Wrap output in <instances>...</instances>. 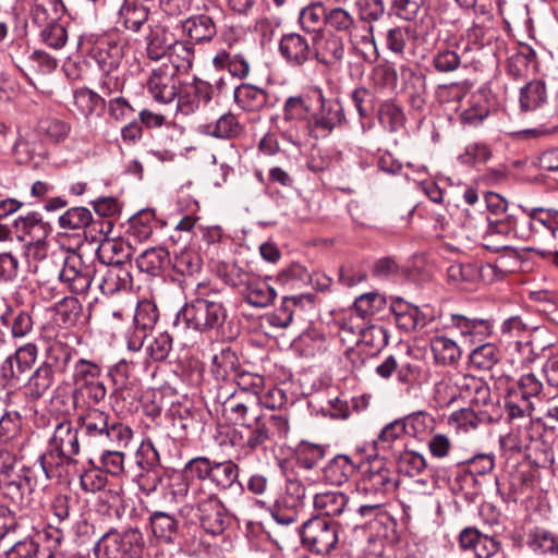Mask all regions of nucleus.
Listing matches in <instances>:
<instances>
[{"mask_svg": "<svg viewBox=\"0 0 558 558\" xmlns=\"http://www.w3.org/2000/svg\"><path fill=\"white\" fill-rule=\"evenodd\" d=\"M464 226L470 230L473 238L481 239L483 246L493 252L508 250L509 246L495 241V238H517L527 240L534 232L531 220H524L523 216L513 213H506L500 216L481 217L480 223L475 217L468 216Z\"/></svg>", "mask_w": 558, "mask_h": 558, "instance_id": "nucleus-1", "label": "nucleus"}, {"mask_svg": "<svg viewBox=\"0 0 558 558\" xmlns=\"http://www.w3.org/2000/svg\"><path fill=\"white\" fill-rule=\"evenodd\" d=\"M96 405L82 402L78 408H74L85 435L101 445L126 448L133 438L132 429Z\"/></svg>", "mask_w": 558, "mask_h": 558, "instance_id": "nucleus-2", "label": "nucleus"}, {"mask_svg": "<svg viewBox=\"0 0 558 558\" xmlns=\"http://www.w3.org/2000/svg\"><path fill=\"white\" fill-rule=\"evenodd\" d=\"M175 495H190L197 510L203 529L211 534H221L229 525L227 509L216 493L202 482L180 483Z\"/></svg>", "mask_w": 558, "mask_h": 558, "instance_id": "nucleus-3", "label": "nucleus"}, {"mask_svg": "<svg viewBox=\"0 0 558 558\" xmlns=\"http://www.w3.org/2000/svg\"><path fill=\"white\" fill-rule=\"evenodd\" d=\"M228 317L227 308L216 294L197 296L177 314L175 326L206 332L221 328Z\"/></svg>", "mask_w": 558, "mask_h": 558, "instance_id": "nucleus-4", "label": "nucleus"}, {"mask_svg": "<svg viewBox=\"0 0 558 558\" xmlns=\"http://www.w3.org/2000/svg\"><path fill=\"white\" fill-rule=\"evenodd\" d=\"M73 384L72 401L74 408L80 403L100 404L107 397V388L102 380V367L95 361L78 357L71 368Z\"/></svg>", "mask_w": 558, "mask_h": 558, "instance_id": "nucleus-5", "label": "nucleus"}, {"mask_svg": "<svg viewBox=\"0 0 558 558\" xmlns=\"http://www.w3.org/2000/svg\"><path fill=\"white\" fill-rule=\"evenodd\" d=\"M239 477V466L232 460L216 461L208 457L191 459L183 469L181 483L202 482L208 487L207 481L217 489H229Z\"/></svg>", "mask_w": 558, "mask_h": 558, "instance_id": "nucleus-6", "label": "nucleus"}, {"mask_svg": "<svg viewBox=\"0 0 558 558\" xmlns=\"http://www.w3.org/2000/svg\"><path fill=\"white\" fill-rule=\"evenodd\" d=\"M38 470L23 466L16 470V457L8 450H0V488L16 502L29 501V496L38 485Z\"/></svg>", "mask_w": 558, "mask_h": 558, "instance_id": "nucleus-7", "label": "nucleus"}, {"mask_svg": "<svg viewBox=\"0 0 558 558\" xmlns=\"http://www.w3.org/2000/svg\"><path fill=\"white\" fill-rule=\"evenodd\" d=\"M80 453L78 429L70 421H62L54 427L49 439V449L39 457V470L47 478L53 476L52 463L74 462Z\"/></svg>", "mask_w": 558, "mask_h": 558, "instance_id": "nucleus-8", "label": "nucleus"}, {"mask_svg": "<svg viewBox=\"0 0 558 558\" xmlns=\"http://www.w3.org/2000/svg\"><path fill=\"white\" fill-rule=\"evenodd\" d=\"M350 527L347 517L332 522L326 518H313L302 523L300 534L303 545L319 555L329 554L339 541V531L344 532Z\"/></svg>", "mask_w": 558, "mask_h": 558, "instance_id": "nucleus-9", "label": "nucleus"}, {"mask_svg": "<svg viewBox=\"0 0 558 558\" xmlns=\"http://www.w3.org/2000/svg\"><path fill=\"white\" fill-rule=\"evenodd\" d=\"M289 432L288 420L281 414L257 416L254 425L250 426V435L245 445L250 450L267 449L282 442Z\"/></svg>", "mask_w": 558, "mask_h": 558, "instance_id": "nucleus-10", "label": "nucleus"}, {"mask_svg": "<svg viewBox=\"0 0 558 558\" xmlns=\"http://www.w3.org/2000/svg\"><path fill=\"white\" fill-rule=\"evenodd\" d=\"M59 226L62 229L83 230L86 240L97 241L112 229V222L104 219H95L86 207H72L59 217Z\"/></svg>", "mask_w": 558, "mask_h": 558, "instance_id": "nucleus-11", "label": "nucleus"}, {"mask_svg": "<svg viewBox=\"0 0 558 558\" xmlns=\"http://www.w3.org/2000/svg\"><path fill=\"white\" fill-rule=\"evenodd\" d=\"M38 350L34 343H26L7 356L0 364V388L5 389L21 380L37 360Z\"/></svg>", "mask_w": 558, "mask_h": 558, "instance_id": "nucleus-12", "label": "nucleus"}, {"mask_svg": "<svg viewBox=\"0 0 558 558\" xmlns=\"http://www.w3.org/2000/svg\"><path fill=\"white\" fill-rule=\"evenodd\" d=\"M95 268L86 265L82 256L75 252H69L63 260L59 274L60 281L74 294H83L92 286Z\"/></svg>", "mask_w": 558, "mask_h": 558, "instance_id": "nucleus-13", "label": "nucleus"}, {"mask_svg": "<svg viewBox=\"0 0 558 558\" xmlns=\"http://www.w3.org/2000/svg\"><path fill=\"white\" fill-rule=\"evenodd\" d=\"M314 93L319 108L310 116L308 128L312 131L330 132L341 125L345 119L341 102L337 98L325 97L319 87H316Z\"/></svg>", "mask_w": 558, "mask_h": 558, "instance_id": "nucleus-14", "label": "nucleus"}, {"mask_svg": "<svg viewBox=\"0 0 558 558\" xmlns=\"http://www.w3.org/2000/svg\"><path fill=\"white\" fill-rule=\"evenodd\" d=\"M159 319L157 305L150 300H141L137 302L133 323L134 328L128 335V349L137 352L142 349L147 333L151 331Z\"/></svg>", "mask_w": 558, "mask_h": 558, "instance_id": "nucleus-15", "label": "nucleus"}, {"mask_svg": "<svg viewBox=\"0 0 558 558\" xmlns=\"http://www.w3.org/2000/svg\"><path fill=\"white\" fill-rule=\"evenodd\" d=\"M396 488L393 473L381 459L373 460L363 472L359 490L385 499V495Z\"/></svg>", "mask_w": 558, "mask_h": 558, "instance_id": "nucleus-16", "label": "nucleus"}, {"mask_svg": "<svg viewBox=\"0 0 558 558\" xmlns=\"http://www.w3.org/2000/svg\"><path fill=\"white\" fill-rule=\"evenodd\" d=\"M313 58L320 64L333 66L344 57V43L332 32L316 33L312 37Z\"/></svg>", "mask_w": 558, "mask_h": 558, "instance_id": "nucleus-17", "label": "nucleus"}, {"mask_svg": "<svg viewBox=\"0 0 558 558\" xmlns=\"http://www.w3.org/2000/svg\"><path fill=\"white\" fill-rule=\"evenodd\" d=\"M178 78L175 71L159 66L155 69L147 81V88L156 101L169 104L178 95Z\"/></svg>", "mask_w": 558, "mask_h": 558, "instance_id": "nucleus-18", "label": "nucleus"}, {"mask_svg": "<svg viewBox=\"0 0 558 558\" xmlns=\"http://www.w3.org/2000/svg\"><path fill=\"white\" fill-rule=\"evenodd\" d=\"M279 52L292 66H302L313 58L312 44L299 33H289L279 41Z\"/></svg>", "mask_w": 558, "mask_h": 558, "instance_id": "nucleus-19", "label": "nucleus"}, {"mask_svg": "<svg viewBox=\"0 0 558 558\" xmlns=\"http://www.w3.org/2000/svg\"><path fill=\"white\" fill-rule=\"evenodd\" d=\"M116 23L125 29L138 33L144 24L148 21L149 9L140 3L137 0H119V4H114Z\"/></svg>", "mask_w": 558, "mask_h": 558, "instance_id": "nucleus-20", "label": "nucleus"}, {"mask_svg": "<svg viewBox=\"0 0 558 558\" xmlns=\"http://www.w3.org/2000/svg\"><path fill=\"white\" fill-rule=\"evenodd\" d=\"M132 246L116 239H104L96 251L97 259L106 266H125L132 256Z\"/></svg>", "mask_w": 558, "mask_h": 558, "instance_id": "nucleus-21", "label": "nucleus"}, {"mask_svg": "<svg viewBox=\"0 0 558 558\" xmlns=\"http://www.w3.org/2000/svg\"><path fill=\"white\" fill-rule=\"evenodd\" d=\"M132 286L133 278L128 266H108L99 282V289L105 295L129 291Z\"/></svg>", "mask_w": 558, "mask_h": 558, "instance_id": "nucleus-22", "label": "nucleus"}, {"mask_svg": "<svg viewBox=\"0 0 558 558\" xmlns=\"http://www.w3.org/2000/svg\"><path fill=\"white\" fill-rule=\"evenodd\" d=\"M183 33L196 44L210 41L217 34L213 17L202 13L192 15L182 24Z\"/></svg>", "mask_w": 558, "mask_h": 558, "instance_id": "nucleus-23", "label": "nucleus"}, {"mask_svg": "<svg viewBox=\"0 0 558 558\" xmlns=\"http://www.w3.org/2000/svg\"><path fill=\"white\" fill-rule=\"evenodd\" d=\"M90 54L105 72H110L119 65L122 48L114 40L102 37L96 40Z\"/></svg>", "mask_w": 558, "mask_h": 558, "instance_id": "nucleus-24", "label": "nucleus"}, {"mask_svg": "<svg viewBox=\"0 0 558 558\" xmlns=\"http://www.w3.org/2000/svg\"><path fill=\"white\" fill-rule=\"evenodd\" d=\"M171 263L170 253L161 246L147 248L136 258L138 269L151 276L160 275Z\"/></svg>", "mask_w": 558, "mask_h": 558, "instance_id": "nucleus-25", "label": "nucleus"}, {"mask_svg": "<svg viewBox=\"0 0 558 558\" xmlns=\"http://www.w3.org/2000/svg\"><path fill=\"white\" fill-rule=\"evenodd\" d=\"M243 299L255 307H266L276 298V291L265 280L253 275L245 288L241 290Z\"/></svg>", "mask_w": 558, "mask_h": 558, "instance_id": "nucleus-26", "label": "nucleus"}, {"mask_svg": "<svg viewBox=\"0 0 558 558\" xmlns=\"http://www.w3.org/2000/svg\"><path fill=\"white\" fill-rule=\"evenodd\" d=\"M355 469V464L348 456L338 454L323 468L322 472L328 484L340 486L349 481Z\"/></svg>", "mask_w": 558, "mask_h": 558, "instance_id": "nucleus-27", "label": "nucleus"}, {"mask_svg": "<svg viewBox=\"0 0 558 558\" xmlns=\"http://www.w3.org/2000/svg\"><path fill=\"white\" fill-rule=\"evenodd\" d=\"M349 498L338 490H330L314 496V507L324 517H341L347 512Z\"/></svg>", "mask_w": 558, "mask_h": 558, "instance_id": "nucleus-28", "label": "nucleus"}, {"mask_svg": "<svg viewBox=\"0 0 558 558\" xmlns=\"http://www.w3.org/2000/svg\"><path fill=\"white\" fill-rule=\"evenodd\" d=\"M328 8L322 2H315L303 8L299 13V24L301 28L308 34L316 35V33L327 31Z\"/></svg>", "mask_w": 558, "mask_h": 558, "instance_id": "nucleus-29", "label": "nucleus"}, {"mask_svg": "<svg viewBox=\"0 0 558 558\" xmlns=\"http://www.w3.org/2000/svg\"><path fill=\"white\" fill-rule=\"evenodd\" d=\"M525 333L526 326L519 316L509 317L501 324L500 340L509 347L514 345L518 352L532 351L531 341L521 339Z\"/></svg>", "mask_w": 558, "mask_h": 558, "instance_id": "nucleus-30", "label": "nucleus"}, {"mask_svg": "<svg viewBox=\"0 0 558 558\" xmlns=\"http://www.w3.org/2000/svg\"><path fill=\"white\" fill-rule=\"evenodd\" d=\"M526 546L536 555L558 556V537L544 527L535 526L529 530Z\"/></svg>", "mask_w": 558, "mask_h": 558, "instance_id": "nucleus-31", "label": "nucleus"}, {"mask_svg": "<svg viewBox=\"0 0 558 558\" xmlns=\"http://www.w3.org/2000/svg\"><path fill=\"white\" fill-rule=\"evenodd\" d=\"M489 113V105L484 93L477 92L471 95L468 107L464 108L459 118L464 126L480 125Z\"/></svg>", "mask_w": 558, "mask_h": 558, "instance_id": "nucleus-32", "label": "nucleus"}, {"mask_svg": "<svg viewBox=\"0 0 558 558\" xmlns=\"http://www.w3.org/2000/svg\"><path fill=\"white\" fill-rule=\"evenodd\" d=\"M151 532L159 541L171 544L179 531L178 520L170 513L155 511L149 517Z\"/></svg>", "mask_w": 558, "mask_h": 558, "instance_id": "nucleus-33", "label": "nucleus"}, {"mask_svg": "<svg viewBox=\"0 0 558 558\" xmlns=\"http://www.w3.org/2000/svg\"><path fill=\"white\" fill-rule=\"evenodd\" d=\"M31 15L38 26L54 23L65 11L62 0H33Z\"/></svg>", "mask_w": 558, "mask_h": 558, "instance_id": "nucleus-34", "label": "nucleus"}, {"mask_svg": "<svg viewBox=\"0 0 558 558\" xmlns=\"http://www.w3.org/2000/svg\"><path fill=\"white\" fill-rule=\"evenodd\" d=\"M548 98L546 84L543 80H533L520 89V108L532 111L541 108Z\"/></svg>", "mask_w": 558, "mask_h": 558, "instance_id": "nucleus-35", "label": "nucleus"}, {"mask_svg": "<svg viewBox=\"0 0 558 558\" xmlns=\"http://www.w3.org/2000/svg\"><path fill=\"white\" fill-rule=\"evenodd\" d=\"M391 310L396 316V324L404 331H414L426 326V317L416 306L397 303Z\"/></svg>", "mask_w": 558, "mask_h": 558, "instance_id": "nucleus-36", "label": "nucleus"}, {"mask_svg": "<svg viewBox=\"0 0 558 558\" xmlns=\"http://www.w3.org/2000/svg\"><path fill=\"white\" fill-rule=\"evenodd\" d=\"M175 73L189 72L194 62V48L191 43L174 39L167 54Z\"/></svg>", "mask_w": 558, "mask_h": 558, "instance_id": "nucleus-37", "label": "nucleus"}, {"mask_svg": "<svg viewBox=\"0 0 558 558\" xmlns=\"http://www.w3.org/2000/svg\"><path fill=\"white\" fill-rule=\"evenodd\" d=\"M213 63L217 69L228 70L232 76L240 80L245 78L250 73V62L241 53L222 50L214 57Z\"/></svg>", "mask_w": 558, "mask_h": 558, "instance_id": "nucleus-38", "label": "nucleus"}, {"mask_svg": "<svg viewBox=\"0 0 558 558\" xmlns=\"http://www.w3.org/2000/svg\"><path fill=\"white\" fill-rule=\"evenodd\" d=\"M52 310L57 325L70 328L77 323L82 314V304L74 296H64L53 305Z\"/></svg>", "mask_w": 558, "mask_h": 558, "instance_id": "nucleus-39", "label": "nucleus"}, {"mask_svg": "<svg viewBox=\"0 0 558 558\" xmlns=\"http://www.w3.org/2000/svg\"><path fill=\"white\" fill-rule=\"evenodd\" d=\"M14 226L16 231L28 235L31 241L41 242L49 234L48 223L44 222L41 216L35 211L19 217L14 221Z\"/></svg>", "mask_w": 558, "mask_h": 558, "instance_id": "nucleus-40", "label": "nucleus"}, {"mask_svg": "<svg viewBox=\"0 0 558 558\" xmlns=\"http://www.w3.org/2000/svg\"><path fill=\"white\" fill-rule=\"evenodd\" d=\"M174 38L163 27L151 29L146 37V53L150 60L159 61L167 57Z\"/></svg>", "mask_w": 558, "mask_h": 558, "instance_id": "nucleus-41", "label": "nucleus"}, {"mask_svg": "<svg viewBox=\"0 0 558 558\" xmlns=\"http://www.w3.org/2000/svg\"><path fill=\"white\" fill-rule=\"evenodd\" d=\"M54 375L48 363H43L29 377L26 389L33 399H40L51 388Z\"/></svg>", "mask_w": 558, "mask_h": 558, "instance_id": "nucleus-42", "label": "nucleus"}, {"mask_svg": "<svg viewBox=\"0 0 558 558\" xmlns=\"http://www.w3.org/2000/svg\"><path fill=\"white\" fill-rule=\"evenodd\" d=\"M271 517L275 523L289 525V533H300L302 524L300 523V508L288 505L284 500H277L270 509Z\"/></svg>", "mask_w": 558, "mask_h": 558, "instance_id": "nucleus-43", "label": "nucleus"}, {"mask_svg": "<svg viewBox=\"0 0 558 558\" xmlns=\"http://www.w3.org/2000/svg\"><path fill=\"white\" fill-rule=\"evenodd\" d=\"M430 349L436 362L442 365L457 363L462 354L458 344L447 337L433 338Z\"/></svg>", "mask_w": 558, "mask_h": 558, "instance_id": "nucleus-44", "label": "nucleus"}, {"mask_svg": "<svg viewBox=\"0 0 558 558\" xmlns=\"http://www.w3.org/2000/svg\"><path fill=\"white\" fill-rule=\"evenodd\" d=\"M408 436L402 418L388 423L378 434L375 446L379 450H390L396 445L402 444Z\"/></svg>", "mask_w": 558, "mask_h": 558, "instance_id": "nucleus-45", "label": "nucleus"}, {"mask_svg": "<svg viewBox=\"0 0 558 558\" xmlns=\"http://www.w3.org/2000/svg\"><path fill=\"white\" fill-rule=\"evenodd\" d=\"M236 104L247 111H257L267 102L266 93L252 85H241L234 90Z\"/></svg>", "mask_w": 558, "mask_h": 558, "instance_id": "nucleus-46", "label": "nucleus"}, {"mask_svg": "<svg viewBox=\"0 0 558 558\" xmlns=\"http://www.w3.org/2000/svg\"><path fill=\"white\" fill-rule=\"evenodd\" d=\"M327 32H332L335 34H344L349 35L352 33V29H355V17L351 12L341 7H335L328 9L327 12Z\"/></svg>", "mask_w": 558, "mask_h": 558, "instance_id": "nucleus-47", "label": "nucleus"}, {"mask_svg": "<svg viewBox=\"0 0 558 558\" xmlns=\"http://www.w3.org/2000/svg\"><path fill=\"white\" fill-rule=\"evenodd\" d=\"M250 402L244 400L240 393H232L222 403L223 416L240 425H246Z\"/></svg>", "mask_w": 558, "mask_h": 558, "instance_id": "nucleus-48", "label": "nucleus"}, {"mask_svg": "<svg viewBox=\"0 0 558 558\" xmlns=\"http://www.w3.org/2000/svg\"><path fill=\"white\" fill-rule=\"evenodd\" d=\"M234 383L239 387L241 396L247 393L252 398V403L260 400L259 393L264 390L265 379L262 375L240 372L234 374Z\"/></svg>", "mask_w": 558, "mask_h": 558, "instance_id": "nucleus-49", "label": "nucleus"}, {"mask_svg": "<svg viewBox=\"0 0 558 558\" xmlns=\"http://www.w3.org/2000/svg\"><path fill=\"white\" fill-rule=\"evenodd\" d=\"M407 434L410 437L422 438L434 427V418L430 414L420 411L402 417Z\"/></svg>", "mask_w": 558, "mask_h": 558, "instance_id": "nucleus-50", "label": "nucleus"}, {"mask_svg": "<svg viewBox=\"0 0 558 558\" xmlns=\"http://www.w3.org/2000/svg\"><path fill=\"white\" fill-rule=\"evenodd\" d=\"M38 536L45 544L44 550L48 553L46 558H65L61 549L64 541V533L61 527L48 524Z\"/></svg>", "mask_w": 558, "mask_h": 558, "instance_id": "nucleus-51", "label": "nucleus"}, {"mask_svg": "<svg viewBox=\"0 0 558 558\" xmlns=\"http://www.w3.org/2000/svg\"><path fill=\"white\" fill-rule=\"evenodd\" d=\"M38 146L39 144L36 141V135L32 132H26L24 134H19L12 145L11 151L19 162L26 163L34 158Z\"/></svg>", "mask_w": 558, "mask_h": 558, "instance_id": "nucleus-52", "label": "nucleus"}, {"mask_svg": "<svg viewBox=\"0 0 558 558\" xmlns=\"http://www.w3.org/2000/svg\"><path fill=\"white\" fill-rule=\"evenodd\" d=\"M386 307V298L378 292H368L355 299L354 308L359 316L367 317L381 312Z\"/></svg>", "mask_w": 558, "mask_h": 558, "instance_id": "nucleus-53", "label": "nucleus"}, {"mask_svg": "<svg viewBox=\"0 0 558 558\" xmlns=\"http://www.w3.org/2000/svg\"><path fill=\"white\" fill-rule=\"evenodd\" d=\"M94 550L97 555L102 553L106 558H119L121 554H125L120 533L116 530L105 533L95 545Z\"/></svg>", "mask_w": 558, "mask_h": 558, "instance_id": "nucleus-54", "label": "nucleus"}, {"mask_svg": "<svg viewBox=\"0 0 558 558\" xmlns=\"http://www.w3.org/2000/svg\"><path fill=\"white\" fill-rule=\"evenodd\" d=\"M278 280L290 288H300L312 281L310 271L301 264H291L278 275Z\"/></svg>", "mask_w": 558, "mask_h": 558, "instance_id": "nucleus-55", "label": "nucleus"}, {"mask_svg": "<svg viewBox=\"0 0 558 558\" xmlns=\"http://www.w3.org/2000/svg\"><path fill=\"white\" fill-rule=\"evenodd\" d=\"M471 362L480 369H490L499 361V351L493 343H484L474 349Z\"/></svg>", "mask_w": 558, "mask_h": 558, "instance_id": "nucleus-56", "label": "nucleus"}, {"mask_svg": "<svg viewBox=\"0 0 558 558\" xmlns=\"http://www.w3.org/2000/svg\"><path fill=\"white\" fill-rule=\"evenodd\" d=\"M371 80L375 87L392 90L397 86L398 73L392 64L380 63L373 69Z\"/></svg>", "mask_w": 558, "mask_h": 558, "instance_id": "nucleus-57", "label": "nucleus"}, {"mask_svg": "<svg viewBox=\"0 0 558 558\" xmlns=\"http://www.w3.org/2000/svg\"><path fill=\"white\" fill-rule=\"evenodd\" d=\"M454 376H445L435 384L434 399L438 407H449L458 399Z\"/></svg>", "mask_w": 558, "mask_h": 558, "instance_id": "nucleus-58", "label": "nucleus"}, {"mask_svg": "<svg viewBox=\"0 0 558 558\" xmlns=\"http://www.w3.org/2000/svg\"><path fill=\"white\" fill-rule=\"evenodd\" d=\"M26 66L38 74L52 73L58 66V60L44 50H34L29 53Z\"/></svg>", "mask_w": 558, "mask_h": 558, "instance_id": "nucleus-59", "label": "nucleus"}, {"mask_svg": "<svg viewBox=\"0 0 558 558\" xmlns=\"http://www.w3.org/2000/svg\"><path fill=\"white\" fill-rule=\"evenodd\" d=\"M325 454L326 448L324 446L308 442L302 444L296 454L298 464L301 468L311 470L324 459Z\"/></svg>", "mask_w": 558, "mask_h": 558, "instance_id": "nucleus-60", "label": "nucleus"}, {"mask_svg": "<svg viewBox=\"0 0 558 558\" xmlns=\"http://www.w3.org/2000/svg\"><path fill=\"white\" fill-rule=\"evenodd\" d=\"M238 357L230 349L221 350L213 359V372L217 378L226 379L231 373H235Z\"/></svg>", "mask_w": 558, "mask_h": 558, "instance_id": "nucleus-61", "label": "nucleus"}, {"mask_svg": "<svg viewBox=\"0 0 558 558\" xmlns=\"http://www.w3.org/2000/svg\"><path fill=\"white\" fill-rule=\"evenodd\" d=\"M492 157L490 148L484 143L469 144L464 153L459 155L458 159L462 165L474 166L477 163H485Z\"/></svg>", "mask_w": 558, "mask_h": 558, "instance_id": "nucleus-62", "label": "nucleus"}, {"mask_svg": "<svg viewBox=\"0 0 558 558\" xmlns=\"http://www.w3.org/2000/svg\"><path fill=\"white\" fill-rule=\"evenodd\" d=\"M543 389L542 383L533 374L523 375L519 383L518 388L510 390L513 393H518L520 400L526 405H532L530 398L537 397Z\"/></svg>", "mask_w": 558, "mask_h": 558, "instance_id": "nucleus-63", "label": "nucleus"}, {"mask_svg": "<svg viewBox=\"0 0 558 558\" xmlns=\"http://www.w3.org/2000/svg\"><path fill=\"white\" fill-rule=\"evenodd\" d=\"M38 131L46 135L47 138L54 143H59L68 137L70 125L57 119H44L38 123Z\"/></svg>", "mask_w": 558, "mask_h": 558, "instance_id": "nucleus-64", "label": "nucleus"}]
</instances>
